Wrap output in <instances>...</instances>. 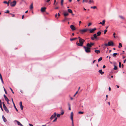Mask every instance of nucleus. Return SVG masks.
<instances>
[{
	"label": "nucleus",
	"instance_id": "nucleus-1",
	"mask_svg": "<svg viewBox=\"0 0 126 126\" xmlns=\"http://www.w3.org/2000/svg\"><path fill=\"white\" fill-rule=\"evenodd\" d=\"M78 38L79 40V43H77V45L78 46H83V43L85 41V40H84L81 39L79 37H78Z\"/></svg>",
	"mask_w": 126,
	"mask_h": 126
},
{
	"label": "nucleus",
	"instance_id": "nucleus-2",
	"mask_svg": "<svg viewBox=\"0 0 126 126\" xmlns=\"http://www.w3.org/2000/svg\"><path fill=\"white\" fill-rule=\"evenodd\" d=\"M83 47L85 49V50L86 52L88 53L91 52L90 50L91 49L90 48L88 47H86L85 46H84Z\"/></svg>",
	"mask_w": 126,
	"mask_h": 126
},
{
	"label": "nucleus",
	"instance_id": "nucleus-3",
	"mask_svg": "<svg viewBox=\"0 0 126 126\" xmlns=\"http://www.w3.org/2000/svg\"><path fill=\"white\" fill-rule=\"evenodd\" d=\"M104 45L106 47L108 46H113V43L112 41L109 42L108 44H104Z\"/></svg>",
	"mask_w": 126,
	"mask_h": 126
},
{
	"label": "nucleus",
	"instance_id": "nucleus-4",
	"mask_svg": "<svg viewBox=\"0 0 126 126\" xmlns=\"http://www.w3.org/2000/svg\"><path fill=\"white\" fill-rule=\"evenodd\" d=\"M2 103L4 109L6 112L8 113L9 112L8 109L7 108L4 103L3 102H2Z\"/></svg>",
	"mask_w": 126,
	"mask_h": 126
},
{
	"label": "nucleus",
	"instance_id": "nucleus-5",
	"mask_svg": "<svg viewBox=\"0 0 126 126\" xmlns=\"http://www.w3.org/2000/svg\"><path fill=\"white\" fill-rule=\"evenodd\" d=\"M89 30V29H87L83 30H80L79 32L81 34H83L84 33L86 32L87 31Z\"/></svg>",
	"mask_w": 126,
	"mask_h": 126
},
{
	"label": "nucleus",
	"instance_id": "nucleus-6",
	"mask_svg": "<svg viewBox=\"0 0 126 126\" xmlns=\"http://www.w3.org/2000/svg\"><path fill=\"white\" fill-rule=\"evenodd\" d=\"M16 4V2L15 0H14L12 2L10 3V5L11 6L14 7L15 6Z\"/></svg>",
	"mask_w": 126,
	"mask_h": 126
},
{
	"label": "nucleus",
	"instance_id": "nucleus-7",
	"mask_svg": "<svg viewBox=\"0 0 126 126\" xmlns=\"http://www.w3.org/2000/svg\"><path fill=\"white\" fill-rule=\"evenodd\" d=\"M56 112H54V114L53 115H52L51 117L50 118V119L51 120H52L53 118L55 117L56 116Z\"/></svg>",
	"mask_w": 126,
	"mask_h": 126
},
{
	"label": "nucleus",
	"instance_id": "nucleus-8",
	"mask_svg": "<svg viewBox=\"0 0 126 126\" xmlns=\"http://www.w3.org/2000/svg\"><path fill=\"white\" fill-rule=\"evenodd\" d=\"M46 7H44L41 8V11L42 12H44L46 11Z\"/></svg>",
	"mask_w": 126,
	"mask_h": 126
},
{
	"label": "nucleus",
	"instance_id": "nucleus-9",
	"mask_svg": "<svg viewBox=\"0 0 126 126\" xmlns=\"http://www.w3.org/2000/svg\"><path fill=\"white\" fill-rule=\"evenodd\" d=\"M96 30V29L95 28H94L93 29H89V30L90 31V33H91L94 32Z\"/></svg>",
	"mask_w": 126,
	"mask_h": 126
},
{
	"label": "nucleus",
	"instance_id": "nucleus-10",
	"mask_svg": "<svg viewBox=\"0 0 126 126\" xmlns=\"http://www.w3.org/2000/svg\"><path fill=\"white\" fill-rule=\"evenodd\" d=\"M70 28L72 31H74L75 30L76 28L73 25H71L70 26Z\"/></svg>",
	"mask_w": 126,
	"mask_h": 126
},
{
	"label": "nucleus",
	"instance_id": "nucleus-11",
	"mask_svg": "<svg viewBox=\"0 0 126 126\" xmlns=\"http://www.w3.org/2000/svg\"><path fill=\"white\" fill-rule=\"evenodd\" d=\"M73 112H72L71 113V119L72 120V122H73Z\"/></svg>",
	"mask_w": 126,
	"mask_h": 126
},
{
	"label": "nucleus",
	"instance_id": "nucleus-12",
	"mask_svg": "<svg viewBox=\"0 0 126 126\" xmlns=\"http://www.w3.org/2000/svg\"><path fill=\"white\" fill-rule=\"evenodd\" d=\"M15 121L17 123V125H18L20 126H23V125L22 124H21L19 122L17 121V120H15Z\"/></svg>",
	"mask_w": 126,
	"mask_h": 126
},
{
	"label": "nucleus",
	"instance_id": "nucleus-13",
	"mask_svg": "<svg viewBox=\"0 0 126 126\" xmlns=\"http://www.w3.org/2000/svg\"><path fill=\"white\" fill-rule=\"evenodd\" d=\"M3 96L4 98L5 99L6 101H9V100L8 99L5 94H4Z\"/></svg>",
	"mask_w": 126,
	"mask_h": 126
},
{
	"label": "nucleus",
	"instance_id": "nucleus-14",
	"mask_svg": "<svg viewBox=\"0 0 126 126\" xmlns=\"http://www.w3.org/2000/svg\"><path fill=\"white\" fill-rule=\"evenodd\" d=\"M2 118L3 120V121L4 122H5L7 121V120L6 119V118L4 117V116L3 115L2 116Z\"/></svg>",
	"mask_w": 126,
	"mask_h": 126
},
{
	"label": "nucleus",
	"instance_id": "nucleus-15",
	"mask_svg": "<svg viewBox=\"0 0 126 126\" xmlns=\"http://www.w3.org/2000/svg\"><path fill=\"white\" fill-rule=\"evenodd\" d=\"M98 72L101 74V75H103L104 73V72H102V70L101 69L99 70Z\"/></svg>",
	"mask_w": 126,
	"mask_h": 126
},
{
	"label": "nucleus",
	"instance_id": "nucleus-16",
	"mask_svg": "<svg viewBox=\"0 0 126 126\" xmlns=\"http://www.w3.org/2000/svg\"><path fill=\"white\" fill-rule=\"evenodd\" d=\"M63 15L64 16H68L69 15V14L67 13V12H66L64 13Z\"/></svg>",
	"mask_w": 126,
	"mask_h": 126
},
{
	"label": "nucleus",
	"instance_id": "nucleus-17",
	"mask_svg": "<svg viewBox=\"0 0 126 126\" xmlns=\"http://www.w3.org/2000/svg\"><path fill=\"white\" fill-rule=\"evenodd\" d=\"M94 38L96 39H98V38L97 37V35L96 34H95L93 35Z\"/></svg>",
	"mask_w": 126,
	"mask_h": 126
},
{
	"label": "nucleus",
	"instance_id": "nucleus-18",
	"mask_svg": "<svg viewBox=\"0 0 126 126\" xmlns=\"http://www.w3.org/2000/svg\"><path fill=\"white\" fill-rule=\"evenodd\" d=\"M86 46L87 47H89L90 48L91 47H92L91 46L90 44H89V43H88L86 45Z\"/></svg>",
	"mask_w": 126,
	"mask_h": 126
},
{
	"label": "nucleus",
	"instance_id": "nucleus-19",
	"mask_svg": "<svg viewBox=\"0 0 126 126\" xmlns=\"http://www.w3.org/2000/svg\"><path fill=\"white\" fill-rule=\"evenodd\" d=\"M68 11L69 13L71 14H72L73 13L72 10L70 9H68Z\"/></svg>",
	"mask_w": 126,
	"mask_h": 126
},
{
	"label": "nucleus",
	"instance_id": "nucleus-20",
	"mask_svg": "<svg viewBox=\"0 0 126 126\" xmlns=\"http://www.w3.org/2000/svg\"><path fill=\"white\" fill-rule=\"evenodd\" d=\"M30 8L31 10H32L33 8V3L31 4L30 7Z\"/></svg>",
	"mask_w": 126,
	"mask_h": 126
},
{
	"label": "nucleus",
	"instance_id": "nucleus-21",
	"mask_svg": "<svg viewBox=\"0 0 126 126\" xmlns=\"http://www.w3.org/2000/svg\"><path fill=\"white\" fill-rule=\"evenodd\" d=\"M94 52L98 54L100 52V51L98 50H94Z\"/></svg>",
	"mask_w": 126,
	"mask_h": 126
},
{
	"label": "nucleus",
	"instance_id": "nucleus-22",
	"mask_svg": "<svg viewBox=\"0 0 126 126\" xmlns=\"http://www.w3.org/2000/svg\"><path fill=\"white\" fill-rule=\"evenodd\" d=\"M97 36H100L101 35V32H100L99 31L98 32H97Z\"/></svg>",
	"mask_w": 126,
	"mask_h": 126
},
{
	"label": "nucleus",
	"instance_id": "nucleus-23",
	"mask_svg": "<svg viewBox=\"0 0 126 126\" xmlns=\"http://www.w3.org/2000/svg\"><path fill=\"white\" fill-rule=\"evenodd\" d=\"M77 39V38H71V39H70V40L71 41H72L74 40Z\"/></svg>",
	"mask_w": 126,
	"mask_h": 126
},
{
	"label": "nucleus",
	"instance_id": "nucleus-24",
	"mask_svg": "<svg viewBox=\"0 0 126 126\" xmlns=\"http://www.w3.org/2000/svg\"><path fill=\"white\" fill-rule=\"evenodd\" d=\"M119 46H118V47L119 48H120L121 47H122V45L120 43H119Z\"/></svg>",
	"mask_w": 126,
	"mask_h": 126
},
{
	"label": "nucleus",
	"instance_id": "nucleus-25",
	"mask_svg": "<svg viewBox=\"0 0 126 126\" xmlns=\"http://www.w3.org/2000/svg\"><path fill=\"white\" fill-rule=\"evenodd\" d=\"M91 3H94V1L93 0H90L89 1V3H91Z\"/></svg>",
	"mask_w": 126,
	"mask_h": 126
},
{
	"label": "nucleus",
	"instance_id": "nucleus-26",
	"mask_svg": "<svg viewBox=\"0 0 126 126\" xmlns=\"http://www.w3.org/2000/svg\"><path fill=\"white\" fill-rule=\"evenodd\" d=\"M91 8H93V9H95L97 8V7L96 6H91Z\"/></svg>",
	"mask_w": 126,
	"mask_h": 126
},
{
	"label": "nucleus",
	"instance_id": "nucleus-27",
	"mask_svg": "<svg viewBox=\"0 0 126 126\" xmlns=\"http://www.w3.org/2000/svg\"><path fill=\"white\" fill-rule=\"evenodd\" d=\"M119 16L121 19H124V17L122 16Z\"/></svg>",
	"mask_w": 126,
	"mask_h": 126
},
{
	"label": "nucleus",
	"instance_id": "nucleus-28",
	"mask_svg": "<svg viewBox=\"0 0 126 126\" xmlns=\"http://www.w3.org/2000/svg\"><path fill=\"white\" fill-rule=\"evenodd\" d=\"M105 22V20H104L102 21V25H104V24Z\"/></svg>",
	"mask_w": 126,
	"mask_h": 126
},
{
	"label": "nucleus",
	"instance_id": "nucleus-29",
	"mask_svg": "<svg viewBox=\"0 0 126 126\" xmlns=\"http://www.w3.org/2000/svg\"><path fill=\"white\" fill-rule=\"evenodd\" d=\"M117 67L115 65H114V67L113 69L115 70H116L117 69Z\"/></svg>",
	"mask_w": 126,
	"mask_h": 126
},
{
	"label": "nucleus",
	"instance_id": "nucleus-30",
	"mask_svg": "<svg viewBox=\"0 0 126 126\" xmlns=\"http://www.w3.org/2000/svg\"><path fill=\"white\" fill-rule=\"evenodd\" d=\"M102 59V58L101 57H100L98 59V62H99L100 61H101Z\"/></svg>",
	"mask_w": 126,
	"mask_h": 126
},
{
	"label": "nucleus",
	"instance_id": "nucleus-31",
	"mask_svg": "<svg viewBox=\"0 0 126 126\" xmlns=\"http://www.w3.org/2000/svg\"><path fill=\"white\" fill-rule=\"evenodd\" d=\"M57 117H55V119L53 121V122H56L57 120Z\"/></svg>",
	"mask_w": 126,
	"mask_h": 126
},
{
	"label": "nucleus",
	"instance_id": "nucleus-32",
	"mask_svg": "<svg viewBox=\"0 0 126 126\" xmlns=\"http://www.w3.org/2000/svg\"><path fill=\"white\" fill-rule=\"evenodd\" d=\"M63 0H61V5H63Z\"/></svg>",
	"mask_w": 126,
	"mask_h": 126
},
{
	"label": "nucleus",
	"instance_id": "nucleus-33",
	"mask_svg": "<svg viewBox=\"0 0 126 126\" xmlns=\"http://www.w3.org/2000/svg\"><path fill=\"white\" fill-rule=\"evenodd\" d=\"M117 53H114L113 54V57L117 55Z\"/></svg>",
	"mask_w": 126,
	"mask_h": 126
},
{
	"label": "nucleus",
	"instance_id": "nucleus-34",
	"mask_svg": "<svg viewBox=\"0 0 126 126\" xmlns=\"http://www.w3.org/2000/svg\"><path fill=\"white\" fill-rule=\"evenodd\" d=\"M0 108L2 111H3V109L2 108V105L0 104Z\"/></svg>",
	"mask_w": 126,
	"mask_h": 126
},
{
	"label": "nucleus",
	"instance_id": "nucleus-35",
	"mask_svg": "<svg viewBox=\"0 0 126 126\" xmlns=\"http://www.w3.org/2000/svg\"><path fill=\"white\" fill-rule=\"evenodd\" d=\"M107 30H105L104 31V34H105L106 33V32H107Z\"/></svg>",
	"mask_w": 126,
	"mask_h": 126
},
{
	"label": "nucleus",
	"instance_id": "nucleus-36",
	"mask_svg": "<svg viewBox=\"0 0 126 126\" xmlns=\"http://www.w3.org/2000/svg\"><path fill=\"white\" fill-rule=\"evenodd\" d=\"M121 62H119V67L120 68L121 67Z\"/></svg>",
	"mask_w": 126,
	"mask_h": 126
},
{
	"label": "nucleus",
	"instance_id": "nucleus-37",
	"mask_svg": "<svg viewBox=\"0 0 126 126\" xmlns=\"http://www.w3.org/2000/svg\"><path fill=\"white\" fill-rule=\"evenodd\" d=\"M85 1L86 2H88V1L87 0H83L82 1L83 2H84Z\"/></svg>",
	"mask_w": 126,
	"mask_h": 126
},
{
	"label": "nucleus",
	"instance_id": "nucleus-38",
	"mask_svg": "<svg viewBox=\"0 0 126 126\" xmlns=\"http://www.w3.org/2000/svg\"><path fill=\"white\" fill-rule=\"evenodd\" d=\"M3 88H4V90L5 92V93L6 94H7V92L6 90L4 88V87H3Z\"/></svg>",
	"mask_w": 126,
	"mask_h": 126
},
{
	"label": "nucleus",
	"instance_id": "nucleus-39",
	"mask_svg": "<svg viewBox=\"0 0 126 126\" xmlns=\"http://www.w3.org/2000/svg\"><path fill=\"white\" fill-rule=\"evenodd\" d=\"M20 107L21 109L22 110H23V106H20Z\"/></svg>",
	"mask_w": 126,
	"mask_h": 126
},
{
	"label": "nucleus",
	"instance_id": "nucleus-40",
	"mask_svg": "<svg viewBox=\"0 0 126 126\" xmlns=\"http://www.w3.org/2000/svg\"><path fill=\"white\" fill-rule=\"evenodd\" d=\"M9 13V11L8 10H7L6 12H5V13Z\"/></svg>",
	"mask_w": 126,
	"mask_h": 126
},
{
	"label": "nucleus",
	"instance_id": "nucleus-41",
	"mask_svg": "<svg viewBox=\"0 0 126 126\" xmlns=\"http://www.w3.org/2000/svg\"><path fill=\"white\" fill-rule=\"evenodd\" d=\"M78 113L79 114H83L84 113L83 112L81 111H79Z\"/></svg>",
	"mask_w": 126,
	"mask_h": 126
},
{
	"label": "nucleus",
	"instance_id": "nucleus-42",
	"mask_svg": "<svg viewBox=\"0 0 126 126\" xmlns=\"http://www.w3.org/2000/svg\"><path fill=\"white\" fill-rule=\"evenodd\" d=\"M14 107L15 108V109H16V110L17 111H18V110L16 108V106L15 105H14Z\"/></svg>",
	"mask_w": 126,
	"mask_h": 126
},
{
	"label": "nucleus",
	"instance_id": "nucleus-43",
	"mask_svg": "<svg viewBox=\"0 0 126 126\" xmlns=\"http://www.w3.org/2000/svg\"><path fill=\"white\" fill-rule=\"evenodd\" d=\"M62 112L61 113V115H63L64 113V112L63 110H62Z\"/></svg>",
	"mask_w": 126,
	"mask_h": 126
},
{
	"label": "nucleus",
	"instance_id": "nucleus-44",
	"mask_svg": "<svg viewBox=\"0 0 126 126\" xmlns=\"http://www.w3.org/2000/svg\"><path fill=\"white\" fill-rule=\"evenodd\" d=\"M61 114H58L57 115V116L58 117H60Z\"/></svg>",
	"mask_w": 126,
	"mask_h": 126
},
{
	"label": "nucleus",
	"instance_id": "nucleus-45",
	"mask_svg": "<svg viewBox=\"0 0 126 126\" xmlns=\"http://www.w3.org/2000/svg\"><path fill=\"white\" fill-rule=\"evenodd\" d=\"M91 39L92 40H94V39H95L94 38V37H91Z\"/></svg>",
	"mask_w": 126,
	"mask_h": 126
},
{
	"label": "nucleus",
	"instance_id": "nucleus-46",
	"mask_svg": "<svg viewBox=\"0 0 126 126\" xmlns=\"http://www.w3.org/2000/svg\"><path fill=\"white\" fill-rule=\"evenodd\" d=\"M0 79H2V76L0 73Z\"/></svg>",
	"mask_w": 126,
	"mask_h": 126
},
{
	"label": "nucleus",
	"instance_id": "nucleus-47",
	"mask_svg": "<svg viewBox=\"0 0 126 126\" xmlns=\"http://www.w3.org/2000/svg\"><path fill=\"white\" fill-rule=\"evenodd\" d=\"M90 44L91 45V46H93L94 45V44L93 43H91Z\"/></svg>",
	"mask_w": 126,
	"mask_h": 126
},
{
	"label": "nucleus",
	"instance_id": "nucleus-48",
	"mask_svg": "<svg viewBox=\"0 0 126 126\" xmlns=\"http://www.w3.org/2000/svg\"><path fill=\"white\" fill-rule=\"evenodd\" d=\"M10 89L11 90V91L12 92V93L13 94H14V92H13V90L11 88H10Z\"/></svg>",
	"mask_w": 126,
	"mask_h": 126
},
{
	"label": "nucleus",
	"instance_id": "nucleus-49",
	"mask_svg": "<svg viewBox=\"0 0 126 126\" xmlns=\"http://www.w3.org/2000/svg\"><path fill=\"white\" fill-rule=\"evenodd\" d=\"M19 105L20 106H22V102H20L19 103Z\"/></svg>",
	"mask_w": 126,
	"mask_h": 126
},
{
	"label": "nucleus",
	"instance_id": "nucleus-50",
	"mask_svg": "<svg viewBox=\"0 0 126 126\" xmlns=\"http://www.w3.org/2000/svg\"><path fill=\"white\" fill-rule=\"evenodd\" d=\"M78 92V91L77 92H76V93L73 96H75L76 95V94H77Z\"/></svg>",
	"mask_w": 126,
	"mask_h": 126
},
{
	"label": "nucleus",
	"instance_id": "nucleus-51",
	"mask_svg": "<svg viewBox=\"0 0 126 126\" xmlns=\"http://www.w3.org/2000/svg\"><path fill=\"white\" fill-rule=\"evenodd\" d=\"M3 3H5V4H7V1H4L3 2Z\"/></svg>",
	"mask_w": 126,
	"mask_h": 126
},
{
	"label": "nucleus",
	"instance_id": "nucleus-52",
	"mask_svg": "<svg viewBox=\"0 0 126 126\" xmlns=\"http://www.w3.org/2000/svg\"><path fill=\"white\" fill-rule=\"evenodd\" d=\"M92 24L91 23H89L88 24V26H89L91 25Z\"/></svg>",
	"mask_w": 126,
	"mask_h": 126
},
{
	"label": "nucleus",
	"instance_id": "nucleus-53",
	"mask_svg": "<svg viewBox=\"0 0 126 126\" xmlns=\"http://www.w3.org/2000/svg\"><path fill=\"white\" fill-rule=\"evenodd\" d=\"M1 81H2V83L3 84H4V82H3V79H1Z\"/></svg>",
	"mask_w": 126,
	"mask_h": 126
},
{
	"label": "nucleus",
	"instance_id": "nucleus-54",
	"mask_svg": "<svg viewBox=\"0 0 126 126\" xmlns=\"http://www.w3.org/2000/svg\"><path fill=\"white\" fill-rule=\"evenodd\" d=\"M1 81H2V83L3 84H4V82H3V79H1Z\"/></svg>",
	"mask_w": 126,
	"mask_h": 126
},
{
	"label": "nucleus",
	"instance_id": "nucleus-55",
	"mask_svg": "<svg viewBox=\"0 0 126 126\" xmlns=\"http://www.w3.org/2000/svg\"><path fill=\"white\" fill-rule=\"evenodd\" d=\"M57 14H56L55 15V16L56 17V18H58V17H57Z\"/></svg>",
	"mask_w": 126,
	"mask_h": 126
},
{
	"label": "nucleus",
	"instance_id": "nucleus-56",
	"mask_svg": "<svg viewBox=\"0 0 126 126\" xmlns=\"http://www.w3.org/2000/svg\"><path fill=\"white\" fill-rule=\"evenodd\" d=\"M29 125L30 126H33V125L30 124H29Z\"/></svg>",
	"mask_w": 126,
	"mask_h": 126
},
{
	"label": "nucleus",
	"instance_id": "nucleus-57",
	"mask_svg": "<svg viewBox=\"0 0 126 126\" xmlns=\"http://www.w3.org/2000/svg\"><path fill=\"white\" fill-rule=\"evenodd\" d=\"M9 2H7V6H9Z\"/></svg>",
	"mask_w": 126,
	"mask_h": 126
},
{
	"label": "nucleus",
	"instance_id": "nucleus-58",
	"mask_svg": "<svg viewBox=\"0 0 126 126\" xmlns=\"http://www.w3.org/2000/svg\"><path fill=\"white\" fill-rule=\"evenodd\" d=\"M106 99H107V98H108V95H107L106 96Z\"/></svg>",
	"mask_w": 126,
	"mask_h": 126
},
{
	"label": "nucleus",
	"instance_id": "nucleus-59",
	"mask_svg": "<svg viewBox=\"0 0 126 126\" xmlns=\"http://www.w3.org/2000/svg\"><path fill=\"white\" fill-rule=\"evenodd\" d=\"M106 67V66L105 65H104L103 66V68H104Z\"/></svg>",
	"mask_w": 126,
	"mask_h": 126
},
{
	"label": "nucleus",
	"instance_id": "nucleus-60",
	"mask_svg": "<svg viewBox=\"0 0 126 126\" xmlns=\"http://www.w3.org/2000/svg\"><path fill=\"white\" fill-rule=\"evenodd\" d=\"M0 104L2 105V102L1 100L0 99Z\"/></svg>",
	"mask_w": 126,
	"mask_h": 126
},
{
	"label": "nucleus",
	"instance_id": "nucleus-61",
	"mask_svg": "<svg viewBox=\"0 0 126 126\" xmlns=\"http://www.w3.org/2000/svg\"><path fill=\"white\" fill-rule=\"evenodd\" d=\"M109 91H110L111 90V88H110V87H109Z\"/></svg>",
	"mask_w": 126,
	"mask_h": 126
},
{
	"label": "nucleus",
	"instance_id": "nucleus-62",
	"mask_svg": "<svg viewBox=\"0 0 126 126\" xmlns=\"http://www.w3.org/2000/svg\"><path fill=\"white\" fill-rule=\"evenodd\" d=\"M24 15H23L22 16V19H23L24 18Z\"/></svg>",
	"mask_w": 126,
	"mask_h": 126
},
{
	"label": "nucleus",
	"instance_id": "nucleus-63",
	"mask_svg": "<svg viewBox=\"0 0 126 126\" xmlns=\"http://www.w3.org/2000/svg\"><path fill=\"white\" fill-rule=\"evenodd\" d=\"M58 8H59V7H56V8H55V9H58Z\"/></svg>",
	"mask_w": 126,
	"mask_h": 126
},
{
	"label": "nucleus",
	"instance_id": "nucleus-64",
	"mask_svg": "<svg viewBox=\"0 0 126 126\" xmlns=\"http://www.w3.org/2000/svg\"><path fill=\"white\" fill-rule=\"evenodd\" d=\"M42 126H47L46 125H43Z\"/></svg>",
	"mask_w": 126,
	"mask_h": 126
}]
</instances>
